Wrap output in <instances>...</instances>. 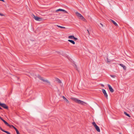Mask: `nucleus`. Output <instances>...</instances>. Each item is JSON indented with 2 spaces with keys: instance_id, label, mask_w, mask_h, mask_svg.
<instances>
[{
  "instance_id": "obj_30",
  "label": "nucleus",
  "mask_w": 134,
  "mask_h": 134,
  "mask_svg": "<svg viewBox=\"0 0 134 134\" xmlns=\"http://www.w3.org/2000/svg\"><path fill=\"white\" fill-rule=\"evenodd\" d=\"M100 25H101V26H102V27H103V25L101 23H100Z\"/></svg>"
},
{
  "instance_id": "obj_16",
  "label": "nucleus",
  "mask_w": 134,
  "mask_h": 134,
  "mask_svg": "<svg viewBox=\"0 0 134 134\" xmlns=\"http://www.w3.org/2000/svg\"><path fill=\"white\" fill-rule=\"evenodd\" d=\"M124 114L126 115L127 116H128V117H131L130 116V115L129 114H128L126 112L124 111Z\"/></svg>"
},
{
  "instance_id": "obj_24",
  "label": "nucleus",
  "mask_w": 134,
  "mask_h": 134,
  "mask_svg": "<svg viewBox=\"0 0 134 134\" xmlns=\"http://www.w3.org/2000/svg\"><path fill=\"white\" fill-rule=\"evenodd\" d=\"M73 39H74L75 40H75H77L78 39L77 38H76V37H74Z\"/></svg>"
},
{
  "instance_id": "obj_35",
  "label": "nucleus",
  "mask_w": 134,
  "mask_h": 134,
  "mask_svg": "<svg viewBox=\"0 0 134 134\" xmlns=\"http://www.w3.org/2000/svg\"><path fill=\"white\" fill-rule=\"evenodd\" d=\"M0 109H2V108L0 107Z\"/></svg>"
},
{
  "instance_id": "obj_8",
  "label": "nucleus",
  "mask_w": 134,
  "mask_h": 134,
  "mask_svg": "<svg viewBox=\"0 0 134 134\" xmlns=\"http://www.w3.org/2000/svg\"><path fill=\"white\" fill-rule=\"evenodd\" d=\"M108 86L110 92H114V90L111 86L109 84H108Z\"/></svg>"
},
{
  "instance_id": "obj_26",
  "label": "nucleus",
  "mask_w": 134,
  "mask_h": 134,
  "mask_svg": "<svg viewBox=\"0 0 134 134\" xmlns=\"http://www.w3.org/2000/svg\"><path fill=\"white\" fill-rule=\"evenodd\" d=\"M0 119L3 121H4V120L2 118H1V117H0Z\"/></svg>"
},
{
  "instance_id": "obj_6",
  "label": "nucleus",
  "mask_w": 134,
  "mask_h": 134,
  "mask_svg": "<svg viewBox=\"0 0 134 134\" xmlns=\"http://www.w3.org/2000/svg\"><path fill=\"white\" fill-rule=\"evenodd\" d=\"M102 90L103 93L104 94L105 97L107 99L108 96L105 90L104 89H102Z\"/></svg>"
},
{
  "instance_id": "obj_31",
  "label": "nucleus",
  "mask_w": 134,
  "mask_h": 134,
  "mask_svg": "<svg viewBox=\"0 0 134 134\" xmlns=\"http://www.w3.org/2000/svg\"><path fill=\"white\" fill-rule=\"evenodd\" d=\"M87 31H88V33L89 35H90V33H89V31L88 30V29L87 30Z\"/></svg>"
},
{
  "instance_id": "obj_20",
  "label": "nucleus",
  "mask_w": 134,
  "mask_h": 134,
  "mask_svg": "<svg viewBox=\"0 0 134 134\" xmlns=\"http://www.w3.org/2000/svg\"><path fill=\"white\" fill-rule=\"evenodd\" d=\"M92 124L94 127L97 125L96 123L94 122H93Z\"/></svg>"
},
{
  "instance_id": "obj_36",
  "label": "nucleus",
  "mask_w": 134,
  "mask_h": 134,
  "mask_svg": "<svg viewBox=\"0 0 134 134\" xmlns=\"http://www.w3.org/2000/svg\"><path fill=\"white\" fill-rule=\"evenodd\" d=\"M30 75H31V76H32V74H30V75H29V76H30Z\"/></svg>"
},
{
  "instance_id": "obj_9",
  "label": "nucleus",
  "mask_w": 134,
  "mask_h": 134,
  "mask_svg": "<svg viewBox=\"0 0 134 134\" xmlns=\"http://www.w3.org/2000/svg\"><path fill=\"white\" fill-rule=\"evenodd\" d=\"M95 128L96 129V130L98 132H100V129L98 126L97 125L95 127Z\"/></svg>"
},
{
  "instance_id": "obj_10",
  "label": "nucleus",
  "mask_w": 134,
  "mask_h": 134,
  "mask_svg": "<svg viewBox=\"0 0 134 134\" xmlns=\"http://www.w3.org/2000/svg\"><path fill=\"white\" fill-rule=\"evenodd\" d=\"M111 22L116 26H118V25L113 20H111Z\"/></svg>"
},
{
  "instance_id": "obj_29",
  "label": "nucleus",
  "mask_w": 134,
  "mask_h": 134,
  "mask_svg": "<svg viewBox=\"0 0 134 134\" xmlns=\"http://www.w3.org/2000/svg\"><path fill=\"white\" fill-rule=\"evenodd\" d=\"M0 15L2 16H4V15L0 13Z\"/></svg>"
},
{
  "instance_id": "obj_18",
  "label": "nucleus",
  "mask_w": 134,
  "mask_h": 134,
  "mask_svg": "<svg viewBox=\"0 0 134 134\" xmlns=\"http://www.w3.org/2000/svg\"><path fill=\"white\" fill-rule=\"evenodd\" d=\"M74 37V36L71 35V36H69L68 37V38H69L73 39Z\"/></svg>"
},
{
  "instance_id": "obj_13",
  "label": "nucleus",
  "mask_w": 134,
  "mask_h": 134,
  "mask_svg": "<svg viewBox=\"0 0 134 134\" xmlns=\"http://www.w3.org/2000/svg\"><path fill=\"white\" fill-rule=\"evenodd\" d=\"M68 41L69 42H71V43H72V44H75V42L73 41V40H68Z\"/></svg>"
},
{
  "instance_id": "obj_22",
  "label": "nucleus",
  "mask_w": 134,
  "mask_h": 134,
  "mask_svg": "<svg viewBox=\"0 0 134 134\" xmlns=\"http://www.w3.org/2000/svg\"><path fill=\"white\" fill-rule=\"evenodd\" d=\"M107 62H110V59H108V58H107Z\"/></svg>"
},
{
  "instance_id": "obj_12",
  "label": "nucleus",
  "mask_w": 134,
  "mask_h": 134,
  "mask_svg": "<svg viewBox=\"0 0 134 134\" xmlns=\"http://www.w3.org/2000/svg\"><path fill=\"white\" fill-rule=\"evenodd\" d=\"M4 123L8 126H10V125H9L6 121L5 120L3 121Z\"/></svg>"
},
{
  "instance_id": "obj_2",
  "label": "nucleus",
  "mask_w": 134,
  "mask_h": 134,
  "mask_svg": "<svg viewBox=\"0 0 134 134\" xmlns=\"http://www.w3.org/2000/svg\"><path fill=\"white\" fill-rule=\"evenodd\" d=\"M73 99V100L76 103L81 104H83V101L76 98H74Z\"/></svg>"
},
{
  "instance_id": "obj_33",
  "label": "nucleus",
  "mask_w": 134,
  "mask_h": 134,
  "mask_svg": "<svg viewBox=\"0 0 134 134\" xmlns=\"http://www.w3.org/2000/svg\"><path fill=\"white\" fill-rule=\"evenodd\" d=\"M0 1H2L3 2H4V0H0Z\"/></svg>"
},
{
  "instance_id": "obj_15",
  "label": "nucleus",
  "mask_w": 134,
  "mask_h": 134,
  "mask_svg": "<svg viewBox=\"0 0 134 134\" xmlns=\"http://www.w3.org/2000/svg\"><path fill=\"white\" fill-rule=\"evenodd\" d=\"M57 26L58 27L60 28L61 29H65V27H64L58 25H57Z\"/></svg>"
},
{
  "instance_id": "obj_11",
  "label": "nucleus",
  "mask_w": 134,
  "mask_h": 134,
  "mask_svg": "<svg viewBox=\"0 0 134 134\" xmlns=\"http://www.w3.org/2000/svg\"><path fill=\"white\" fill-rule=\"evenodd\" d=\"M62 97L63 99L65 100L67 103H69V100L64 96H63Z\"/></svg>"
},
{
  "instance_id": "obj_37",
  "label": "nucleus",
  "mask_w": 134,
  "mask_h": 134,
  "mask_svg": "<svg viewBox=\"0 0 134 134\" xmlns=\"http://www.w3.org/2000/svg\"><path fill=\"white\" fill-rule=\"evenodd\" d=\"M119 134H121V133H119Z\"/></svg>"
},
{
  "instance_id": "obj_34",
  "label": "nucleus",
  "mask_w": 134,
  "mask_h": 134,
  "mask_svg": "<svg viewBox=\"0 0 134 134\" xmlns=\"http://www.w3.org/2000/svg\"><path fill=\"white\" fill-rule=\"evenodd\" d=\"M17 79H18V80H19V78L18 77H17Z\"/></svg>"
},
{
  "instance_id": "obj_17",
  "label": "nucleus",
  "mask_w": 134,
  "mask_h": 134,
  "mask_svg": "<svg viewBox=\"0 0 134 134\" xmlns=\"http://www.w3.org/2000/svg\"><path fill=\"white\" fill-rule=\"evenodd\" d=\"M56 80L58 82H59V83H62L61 81L58 78H57Z\"/></svg>"
},
{
  "instance_id": "obj_21",
  "label": "nucleus",
  "mask_w": 134,
  "mask_h": 134,
  "mask_svg": "<svg viewBox=\"0 0 134 134\" xmlns=\"http://www.w3.org/2000/svg\"><path fill=\"white\" fill-rule=\"evenodd\" d=\"M10 127H12L14 129H15L16 128H15L14 126L13 125H10V126H9Z\"/></svg>"
},
{
  "instance_id": "obj_5",
  "label": "nucleus",
  "mask_w": 134,
  "mask_h": 134,
  "mask_svg": "<svg viewBox=\"0 0 134 134\" xmlns=\"http://www.w3.org/2000/svg\"><path fill=\"white\" fill-rule=\"evenodd\" d=\"M0 106L3 108H4L7 109L8 107L4 103H2L0 102Z\"/></svg>"
},
{
  "instance_id": "obj_32",
  "label": "nucleus",
  "mask_w": 134,
  "mask_h": 134,
  "mask_svg": "<svg viewBox=\"0 0 134 134\" xmlns=\"http://www.w3.org/2000/svg\"><path fill=\"white\" fill-rule=\"evenodd\" d=\"M15 130L16 131L18 130L16 128Z\"/></svg>"
},
{
  "instance_id": "obj_25",
  "label": "nucleus",
  "mask_w": 134,
  "mask_h": 134,
  "mask_svg": "<svg viewBox=\"0 0 134 134\" xmlns=\"http://www.w3.org/2000/svg\"><path fill=\"white\" fill-rule=\"evenodd\" d=\"M5 133H7V134H11L9 132L7 131L5 132Z\"/></svg>"
},
{
  "instance_id": "obj_19",
  "label": "nucleus",
  "mask_w": 134,
  "mask_h": 134,
  "mask_svg": "<svg viewBox=\"0 0 134 134\" xmlns=\"http://www.w3.org/2000/svg\"><path fill=\"white\" fill-rule=\"evenodd\" d=\"M0 129L2 131H3V132H6L7 131H6L5 130H4L1 127H0Z\"/></svg>"
},
{
  "instance_id": "obj_7",
  "label": "nucleus",
  "mask_w": 134,
  "mask_h": 134,
  "mask_svg": "<svg viewBox=\"0 0 134 134\" xmlns=\"http://www.w3.org/2000/svg\"><path fill=\"white\" fill-rule=\"evenodd\" d=\"M59 11L64 12L65 13H68V12L66 11L64 9H58L57 10L55 11V12H59Z\"/></svg>"
},
{
  "instance_id": "obj_4",
  "label": "nucleus",
  "mask_w": 134,
  "mask_h": 134,
  "mask_svg": "<svg viewBox=\"0 0 134 134\" xmlns=\"http://www.w3.org/2000/svg\"><path fill=\"white\" fill-rule=\"evenodd\" d=\"M37 77L39 78L41 80H42L43 82H45L47 83H50V82L47 80H44L43 79V78L41 77L39 75H38Z\"/></svg>"
},
{
  "instance_id": "obj_23",
  "label": "nucleus",
  "mask_w": 134,
  "mask_h": 134,
  "mask_svg": "<svg viewBox=\"0 0 134 134\" xmlns=\"http://www.w3.org/2000/svg\"><path fill=\"white\" fill-rule=\"evenodd\" d=\"M110 76L111 77L113 78H115V75H110Z\"/></svg>"
},
{
  "instance_id": "obj_14",
  "label": "nucleus",
  "mask_w": 134,
  "mask_h": 134,
  "mask_svg": "<svg viewBox=\"0 0 134 134\" xmlns=\"http://www.w3.org/2000/svg\"><path fill=\"white\" fill-rule=\"evenodd\" d=\"M120 65L121 66V67H122L123 68V69H126V66L123 65L122 64H120Z\"/></svg>"
},
{
  "instance_id": "obj_3",
  "label": "nucleus",
  "mask_w": 134,
  "mask_h": 134,
  "mask_svg": "<svg viewBox=\"0 0 134 134\" xmlns=\"http://www.w3.org/2000/svg\"><path fill=\"white\" fill-rule=\"evenodd\" d=\"M34 18L36 20L38 21H41L43 20V19L40 18L37 16H35L34 15Z\"/></svg>"
},
{
  "instance_id": "obj_27",
  "label": "nucleus",
  "mask_w": 134,
  "mask_h": 134,
  "mask_svg": "<svg viewBox=\"0 0 134 134\" xmlns=\"http://www.w3.org/2000/svg\"><path fill=\"white\" fill-rule=\"evenodd\" d=\"M0 119L3 121H4V120L2 118H1V117H0Z\"/></svg>"
},
{
  "instance_id": "obj_1",
  "label": "nucleus",
  "mask_w": 134,
  "mask_h": 134,
  "mask_svg": "<svg viewBox=\"0 0 134 134\" xmlns=\"http://www.w3.org/2000/svg\"><path fill=\"white\" fill-rule=\"evenodd\" d=\"M75 14L78 18L82 19V20L84 21H85L86 20L85 18L79 13L76 12L75 13Z\"/></svg>"
},
{
  "instance_id": "obj_28",
  "label": "nucleus",
  "mask_w": 134,
  "mask_h": 134,
  "mask_svg": "<svg viewBox=\"0 0 134 134\" xmlns=\"http://www.w3.org/2000/svg\"><path fill=\"white\" fill-rule=\"evenodd\" d=\"M16 133L17 134H20L19 132V131H18V130L16 131Z\"/></svg>"
}]
</instances>
